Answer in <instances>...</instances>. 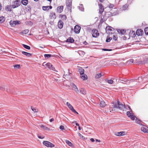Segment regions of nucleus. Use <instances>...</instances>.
I'll use <instances>...</instances> for the list:
<instances>
[{"instance_id": "nucleus-1", "label": "nucleus", "mask_w": 148, "mask_h": 148, "mask_svg": "<svg viewBox=\"0 0 148 148\" xmlns=\"http://www.w3.org/2000/svg\"><path fill=\"white\" fill-rule=\"evenodd\" d=\"M128 108L130 111H127L126 112V114L127 116L130 118L132 120H134L135 116L133 115L132 110L129 106H128Z\"/></svg>"}, {"instance_id": "nucleus-2", "label": "nucleus", "mask_w": 148, "mask_h": 148, "mask_svg": "<svg viewBox=\"0 0 148 148\" xmlns=\"http://www.w3.org/2000/svg\"><path fill=\"white\" fill-rule=\"evenodd\" d=\"M106 33L108 34H112L114 32V29L110 26H107L106 28Z\"/></svg>"}, {"instance_id": "nucleus-3", "label": "nucleus", "mask_w": 148, "mask_h": 148, "mask_svg": "<svg viewBox=\"0 0 148 148\" xmlns=\"http://www.w3.org/2000/svg\"><path fill=\"white\" fill-rule=\"evenodd\" d=\"M43 143L44 145L48 147H52L55 146V145L53 143L46 141H43Z\"/></svg>"}, {"instance_id": "nucleus-4", "label": "nucleus", "mask_w": 148, "mask_h": 148, "mask_svg": "<svg viewBox=\"0 0 148 148\" xmlns=\"http://www.w3.org/2000/svg\"><path fill=\"white\" fill-rule=\"evenodd\" d=\"M66 105L69 108L73 113L78 114V113L74 109L73 106L68 102H67Z\"/></svg>"}, {"instance_id": "nucleus-5", "label": "nucleus", "mask_w": 148, "mask_h": 148, "mask_svg": "<svg viewBox=\"0 0 148 148\" xmlns=\"http://www.w3.org/2000/svg\"><path fill=\"white\" fill-rule=\"evenodd\" d=\"M117 105L118 106V108L121 110H123L124 109V108H126V106H125L124 104L121 103L119 100L117 101Z\"/></svg>"}, {"instance_id": "nucleus-6", "label": "nucleus", "mask_w": 148, "mask_h": 148, "mask_svg": "<svg viewBox=\"0 0 148 148\" xmlns=\"http://www.w3.org/2000/svg\"><path fill=\"white\" fill-rule=\"evenodd\" d=\"M92 36L94 38H96L99 35L98 30L97 29H93L92 30Z\"/></svg>"}, {"instance_id": "nucleus-7", "label": "nucleus", "mask_w": 148, "mask_h": 148, "mask_svg": "<svg viewBox=\"0 0 148 148\" xmlns=\"http://www.w3.org/2000/svg\"><path fill=\"white\" fill-rule=\"evenodd\" d=\"M19 0H16L12 2V5L13 8H14L19 6Z\"/></svg>"}, {"instance_id": "nucleus-8", "label": "nucleus", "mask_w": 148, "mask_h": 148, "mask_svg": "<svg viewBox=\"0 0 148 148\" xmlns=\"http://www.w3.org/2000/svg\"><path fill=\"white\" fill-rule=\"evenodd\" d=\"M20 22L19 21H11L10 22V24L12 27H14L16 25L18 24H20Z\"/></svg>"}, {"instance_id": "nucleus-9", "label": "nucleus", "mask_w": 148, "mask_h": 148, "mask_svg": "<svg viewBox=\"0 0 148 148\" xmlns=\"http://www.w3.org/2000/svg\"><path fill=\"white\" fill-rule=\"evenodd\" d=\"M49 18L50 19H55L56 18V16L55 13L53 12H50Z\"/></svg>"}, {"instance_id": "nucleus-10", "label": "nucleus", "mask_w": 148, "mask_h": 148, "mask_svg": "<svg viewBox=\"0 0 148 148\" xmlns=\"http://www.w3.org/2000/svg\"><path fill=\"white\" fill-rule=\"evenodd\" d=\"M81 29V27L78 25H76L75 26L74 28L75 32L76 34H79Z\"/></svg>"}, {"instance_id": "nucleus-11", "label": "nucleus", "mask_w": 148, "mask_h": 148, "mask_svg": "<svg viewBox=\"0 0 148 148\" xmlns=\"http://www.w3.org/2000/svg\"><path fill=\"white\" fill-rule=\"evenodd\" d=\"M103 14L106 17L107 19L114 15V14H112L111 13V12H106L104 13Z\"/></svg>"}, {"instance_id": "nucleus-12", "label": "nucleus", "mask_w": 148, "mask_h": 148, "mask_svg": "<svg viewBox=\"0 0 148 148\" xmlns=\"http://www.w3.org/2000/svg\"><path fill=\"white\" fill-rule=\"evenodd\" d=\"M98 5H99V13L100 14H102L104 10V9L103 8V6L102 4L101 3L99 4H98Z\"/></svg>"}, {"instance_id": "nucleus-13", "label": "nucleus", "mask_w": 148, "mask_h": 148, "mask_svg": "<svg viewBox=\"0 0 148 148\" xmlns=\"http://www.w3.org/2000/svg\"><path fill=\"white\" fill-rule=\"evenodd\" d=\"M64 23L61 20H60L58 23V27L60 29H62Z\"/></svg>"}, {"instance_id": "nucleus-14", "label": "nucleus", "mask_w": 148, "mask_h": 148, "mask_svg": "<svg viewBox=\"0 0 148 148\" xmlns=\"http://www.w3.org/2000/svg\"><path fill=\"white\" fill-rule=\"evenodd\" d=\"M107 18L104 16L103 14H102L101 17V19L100 20V23H101L104 22L106 20Z\"/></svg>"}, {"instance_id": "nucleus-15", "label": "nucleus", "mask_w": 148, "mask_h": 148, "mask_svg": "<svg viewBox=\"0 0 148 148\" xmlns=\"http://www.w3.org/2000/svg\"><path fill=\"white\" fill-rule=\"evenodd\" d=\"M143 31L141 29H138L136 32V34L138 36H141L143 34Z\"/></svg>"}, {"instance_id": "nucleus-16", "label": "nucleus", "mask_w": 148, "mask_h": 148, "mask_svg": "<svg viewBox=\"0 0 148 148\" xmlns=\"http://www.w3.org/2000/svg\"><path fill=\"white\" fill-rule=\"evenodd\" d=\"M63 6H61L58 7L57 8V12L59 13H61L63 10Z\"/></svg>"}, {"instance_id": "nucleus-17", "label": "nucleus", "mask_w": 148, "mask_h": 148, "mask_svg": "<svg viewBox=\"0 0 148 148\" xmlns=\"http://www.w3.org/2000/svg\"><path fill=\"white\" fill-rule=\"evenodd\" d=\"M74 41V39L71 37H69L66 40V42H69L71 43H73Z\"/></svg>"}, {"instance_id": "nucleus-18", "label": "nucleus", "mask_w": 148, "mask_h": 148, "mask_svg": "<svg viewBox=\"0 0 148 148\" xmlns=\"http://www.w3.org/2000/svg\"><path fill=\"white\" fill-rule=\"evenodd\" d=\"M66 5L69 8H71L72 5V2L70 0H68L66 1Z\"/></svg>"}, {"instance_id": "nucleus-19", "label": "nucleus", "mask_w": 148, "mask_h": 148, "mask_svg": "<svg viewBox=\"0 0 148 148\" xmlns=\"http://www.w3.org/2000/svg\"><path fill=\"white\" fill-rule=\"evenodd\" d=\"M40 127L42 128L43 130H50V129L47 127L43 125H40Z\"/></svg>"}, {"instance_id": "nucleus-20", "label": "nucleus", "mask_w": 148, "mask_h": 148, "mask_svg": "<svg viewBox=\"0 0 148 148\" xmlns=\"http://www.w3.org/2000/svg\"><path fill=\"white\" fill-rule=\"evenodd\" d=\"M22 53L23 54L28 57H30L32 55V54L31 53L24 51H22Z\"/></svg>"}, {"instance_id": "nucleus-21", "label": "nucleus", "mask_w": 148, "mask_h": 148, "mask_svg": "<svg viewBox=\"0 0 148 148\" xmlns=\"http://www.w3.org/2000/svg\"><path fill=\"white\" fill-rule=\"evenodd\" d=\"M100 105L101 107L104 108L106 105V104L104 101H101L100 102Z\"/></svg>"}, {"instance_id": "nucleus-22", "label": "nucleus", "mask_w": 148, "mask_h": 148, "mask_svg": "<svg viewBox=\"0 0 148 148\" xmlns=\"http://www.w3.org/2000/svg\"><path fill=\"white\" fill-rule=\"evenodd\" d=\"M117 31L118 33L119 34H124L125 32L126 31L124 30H121L119 29H118L117 30Z\"/></svg>"}, {"instance_id": "nucleus-23", "label": "nucleus", "mask_w": 148, "mask_h": 148, "mask_svg": "<svg viewBox=\"0 0 148 148\" xmlns=\"http://www.w3.org/2000/svg\"><path fill=\"white\" fill-rule=\"evenodd\" d=\"M80 77L84 80H86L87 79V75L84 74L81 75Z\"/></svg>"}, {"instance_id": "nucleus-24", "label": "nucleus", "mask_w": 148, "mask_h": 148, "mask_svg": "<svg viewBox=\"0 0 148 148\" xmlns=\"http://www.w3.org/2000/svg\"><path fill=\"white\" fill-rule=\"evenodd\" d=\"M129 35L132 38L135 37L136 36L135 32L133 31H130L129 33Z\"/></svg>"}, {"instance_id": "nucleus-25", "label": "nucleus", "mask_w": 148, "mask_h": 148, "mask_svg": "<svg viewBox=\"0 0 148 148\" xmlns=\"http://www.w3.org/2000/svg\"><path fill=\"white\" fill-rule=\"evenodd\" d=\"M21 3L23 5L26 6L28 4V0H22Z\"/></svg>"}, {"instance_id": "nucleus-26", "label": "nucleus", "mask_w": 148, "mask_h": 148, "mask_svg": "<svg viewBox=\"0 0 148 148\" xmlns=\"http://www.w3.org/2000/svg\"><path fill=\"white\" fill-rule=\"evenodd\" d=\"M79 9L81 11H84V8L83 5L82 4H80L79 5V6L78 7Z\"/></svg>"}, {"instance_id": "nucleus-27", "label": "nucleus", "mask_w": 148, "mask_h": 148, "mask_svg": "<svg viewBox=\"0 0 148 148\" xmlns=\"http://www.w3.org/2000/svg\"><path fill=\"white\" fill-rule=\"evenodd\" d=\"M78 72L81 75L84 74V70L81 67L78 70Z\"/></svg>"}, {"instance_id": "nucleus-28", "label": "nucleus", "mask_w": 148, "mask_h": 148, "mask_svg": "<svg viewBox=\"0 0 148 148\" xmlns=\"http://www.w3.org/2000/svg\"><path fill=\"white\" fill-rule=\"evenodd\" d=\"M79 92L82 94L85 95L86 94V92L85 90L83 88H81Z\"/></svg>"}, {"instance_id": "nucleus-29", "label": "nucleus", "mask_w": 148, "mask_h": 148, "mask_svg": "<svg viewBox=\"0 0 148 148\" xmlns=\"http://www.w3.org/2000/svg\"><path fill=\"white\" fill-rule=\"evenodd\" d=\"M5 19V18L4 16H1L0 17V24H1L4 22Z\"/></svg>"}, {"instance_id": "nucleus-30", "label": "nucleus", "mask_w": 148, "mask_h": 148, "mask_svg": "<svg viewBox=\"0 0 148 148\" xmlns=\"http://www.w3.org/2000/svg\"><path fill=\"white\" fill-rule=\"evenodd\" d=\"M117 134V136H120L125 135L126 134V133L124 131H122L118 132Z\"/></svg>"}, {"instance_id": "nucleus-31", "label": "nucleus", "mask_w": 148, "mask_h": 148, "mask_svg": "<svg viewBox=\"0 0 148 148\" xmlns=\"http://www.w3.org/2000/svg\"><path fill=\"white\" fill-rule=\"evenodd\" d=\"M141 131L145 133H148V130L146 128L144 127L141 128Z\"/></svg>"}, {"instance_id": "nucleus-32", "label": "nucleus", "mask_w": 148, "mask_h": 148, "mask_svg": "<svg viewBox=\"0 0 148 148\" xmlns=\"http://www.w3.org/2000/svg\"><path fill=\"white\" fill-rule=\"evenodd\" d=\"M11 6H12L7 5L5 8V10L7 11L10 12L11 11Z\"/></svg>"}, {"instance_id": "nucleus-33", "label": "nucleus", "mask_w": 148, "mask_h": 148, "mask_svg": "<svg viewBox=\"0 0 148 148\" xmlns=\"http://www.w3.org/2000/svg\"><path fill=\"white\" fill-rule=\"evenodd\" d=\"M60 16L62 18V19L64 20H65L66 19V16L65 15H60Z\"/></svg>"}, {"instance_id": "nucleus-34", "label": "nucleus", "mask_w": 148, "mask_h": 148, "mask_svg": "<svg viewBox=\"0 0 148 148\" xmlns=\"http://www.w3.org/2000/svg\"><path fill=\"white\" fill-rule=\"evenodd\" d=\"M101 74V73H98L95 76V78L96 79H99L102 76Z\"/></svg>"}, {"instance_id": "nucleus-35", "label": "nucleus", "mask_w": 148, "mask_h": 148, "mask_svg": "<svg viewBox=\"0 0 148 148\" xmlns=\"http://www.w3.org/2000/svg\"><path fill=\"white\" fill-rule=\"evenodd\" d=\"M65 142L66 144L70 146H71L72 145V143L69 140H65Z\"/></svg>"}, {"instance_id": "nucleus-36", "label": "nucleus", "mask_w": 148, "mask_h": 148, "mask_svg": "<svg viewBox=\"0 0 148 148\" xmlns=\"http://www.w3.org/2000/svg\"><path fill=\"white\" fill-rule=\"evenodd\" d=\"M23 47L26 49L29 50L30 49V47L29 46L25 44H23Z\"/></svg>"}, {"instance_id": "nucleus-37", "label": "nucleus", "mask_w": 148, "mask_h": 148, "mask_svg": "<svg viewBox=\"0 0 148 148\" xmlns=\"http://www.w3.org/2000/svg\"><path fill=\"white\" fill-rule=\"evenodd\" d=\"M112 38L111 37H110L109 36H108L107 37L106 42H109L112 40Z\"/></svg>"}, {"instance_id": "nucleus-38", "label": "nucleus", "mask_w": 148, "mask_h": 148, "mask_svg": "<svg viewBox=\"0 0 148 148\" xmlns=\"http://www.w3.org/2000/svg\"><path fill=\"white\" fill-rule=\"evenodd\" d=\"M42 10L44 11H47L49 10L48 6H43L42 7Z\"/></svg>"}, {"instance_id": "nucleus-39", "label": "nucleus", "mask_w": 148, "mask_h": 148, "mask_svg": "<svg viewBox=\"0 0 148 148\" xmlns=\"http://www.w3.org/2000/svg\"><path fill=\"white\" fill-rule=\"evenodd\" d=\"M49 69H50V70H51L53 71H55L57 72H58V71H56L55 69V68L53 66V65L51 64V66Z\"/></svg>"}, {"instance_id": "nucleus-40", "label": "nucleus", "mask_w": 148, "mask_h": 148, "mask_svg": "<svg viewBox=\"0 0 148 148\" xmlns=\"http://www.w3.org/2000/svg\"><path fill=\"white\" fill-rule=\"evenodd\" d=\"M44 57L45 58L48 59L51 57V55L50 54H45L44 55Z\"/></svg>"}, {"instance_id": "nucleus-41", "label": "nucleus", "mask_w": 148, "mask_h": 148, "mask_svg": "<svg viewBox=\"0 0 148 148\" xmlns=\"http://www.w3.org/2000/svg\"><path fill=\"white\" fill-rule=\"evenodd\" d=\"M29 32V30H28V29H25V30H23L22 32V33L23 34H27Z\"/></svg>"}, {"instance_id": "nucleus-42", "label": "nucleus", "mask_w": 148, "mask_h": 148, "mask_svg": "<svg viewBox=\"0 0 148 148\" xmlns=\"http://www.w3.org/2000/svg\"><path fill=\"white\" fill-rule=\"evenodd\" d=\"M32 110L34 112H38V110L36 108H34L33 107H31Z\"/></svg>"}, {"instance_id": "nucleus-43", "label": "nucleus", "mask_w": 148, "mask_h": 148, "mask_svg": "<svg viewBox=\"0 0 148 148\" xmlns=\"http://www.w3.org/2000/svg\"><path fill=\"white\" fill-rule=\"evenodd\" d=\"M128 8V5L127 4H125L122 7V8L123 10H125L127 9Z\"/></svg>"}, {"instance_id": "nucleus-44", "label": "nucleus", "mask_w": 148, "mask_h": 148, "mask_svg": "<svg viewBox=\"0 0 148 148\" xmlns=\"http://www.w3.org/2000/svg\"><path fill=\"white\" fill-rule=\"evenodd\" d=\"M144 31L145 34L146 35H148V27H147L145 28Z\"/></svg>"}, {"instance_id": "nucleus-45", "label": "nucleus", "mask_w": 148, "mask_h": 148, "mask_svg": "<svg viewBox=\"0 0 148 148\" xmlns=\"http://www.w3.org/2000/svg\"><path fill=\"white\" fill-rule=\"evenodd\" d=\"M51 64L50 63L48 62L47 63L45 64V65L46 66L48 67L49 69Z\"/></svg>"}, {"instance_id": "nucleus-46", "label": "nucleus", "mask_w": 148, "mask_h": 148, "mask_svg": "<svg viewBox=\"0 0 148 148\" xmlns=\"http://www.w3.org/2000/svg\"><path fill=\"white\" fill-rule=\"evenodd\" d=\"M107 82L109 84H112L113 82V81L112 79L108 80Z\"/></svg>"}, {"instance_id": "nucleus-47", "label": "nucleus", "mask_w": 148, "mask_h": 148, "mask_svg": "<svg viewBox=\"0 0 148 148\" xmlns=\"http://www.w3.org/2000/svg\"><path fill=\"white\" fill-rule=\"evenodd\" d=\"M134 60L133 59H131L128 61V62L129 64H130L131 63H133L134 62Z\"/></svg>"}, {"instance_id": "nucleus-48", "label": "nucleus", "mask_w": 148, "mask_h": 148, "mask_svg": "<svg viewBox=\"0 0 148 148\" xmlns=\"http://www.w3.org/2000/svg\"><path fill=\"white\" fill-rule=\"evenodd\" d=\"M78 53L80 55L81 54L83 55H84L85 54L84 52L82 51H78Z\"/></svg>"}, {"instance_id": "nucleus-49", "label": "nucleus", "mask_w": 148, "mask_h": 148, "mask_svg": "<svg viewBox=\"0 0 148 148\" xmlns=\"http://www.w3.org/2000/svg\"><path fill=\"white\" fill-rule=\"evenodd\" d=\"M74 90L75 92L77 94H79V90L78 89V88L77 87V88H76L74 89Z\"/></svg>"}, {"instance_id": "nucleus-50", "label": "nucleus", "mask_w": 148, "mask_h": 148, "mask_svg": "<svg viewBox=\"0 0 148 148\" xmlns=\"http://www.w3.org/2000/svg\"><path fill=\"white\" fill-rule=\"evenodd\" d=\"M71 85L72 87L74 88V89H75L76 88H77V87L76 85L73 83H72Z\"/></svg>"}, {"instance_id": "nucleus-51", "label": "nucleus", "mask_w": 148, "mask_h": 148, "mask_svg": "<svg viewBox=\"0 0 148 148\" xmlns=\"http://www.w3.org/2000/svg\"><path fill=\"white\" fill-rule=\"evenodd\" d=\"M13 66L14 68H16L17 69H19L20 67V65L16 64V65H14Z\"/></svg>"}, {"instance_id": "nucleus-52", "label": "nucleus", "mask_w": 148, "mask_h": 148, "mask_svg": "<svg viewBox=\"0 0 148 148\" xmlns=\"http://www.w3.org/2000/svg\"><path fill=\"white\" fill-rule=\"evenodd\" d=\"M114 7V5L113 4H110L109 5V7L110 8H113V7Z\"/></svg>"}, {"instance_id": "nucleus-53", "label": "nucleus", "mask_w": 148, "mask_h": 148, "mask_svg": "<svg viewBox=\"0 0 148 148\" xmlns=\"http://www.w3.org/2000/svg\"><path fill=\"white\" fill-rule=\"evenodd\" d=\"M135 121L136 123H138L139 124H140V120L139 119H136Z\"/></svg>"}, {"instance_id": "nucleus-54", "label": "nucleus", "mask_w": 148, "mask_h": 148, "mask_svg": "<svg viewBox=\"0 0 148 148\" xmlns=\"http://www.w3.org/2000/svg\"><path fill=\"white\" fill-rule=\"evenodd\" d=\"M117 36L113 35V39L115 40H117Z\"/></svg>"}, {"instance_id": "nucleus-55", "label": "nucleus", "mask_w": 148, "mask_h": 148, "mask_svg": "<svg viewBox=\"0 0 148 148\" xmlns=\"http://www.w3.org/2000/svg\"><path fill=\"white\" fill-rule=\"evenodd\" d=\"M102 50L103 51H111L112 50L111 49H103Z\"/></svg>"}, {"instance_id": "nucleus-56", "label": "nucleus", "mask_w": 148, "mask_h": 148, "mask_svg": "<svg viewBox=\"0 0 148 148\" xmlns=\"http://www.w3.org/2000/svg\"><path fill=\"white\" fill-rule=\"evenodd\" d=\"M38 137L39 138H40V139H43V138H44L45 137L44 136H40L38 135Z\"/></svg>"}, {"instance_id": "nucleus-57", "label": "nucleus", "mask_w": 148, "mask_h": 148, "mask_svg": "<svg viewBox=\"0 0 148 148\" xmlns=\"http://www.w3.org/2000/svg\"><path fill=\"white\" fill-rule=\"evenodd\" d=\"M122 81L123 82H121L122 83L125 84L124 82H127L128 81V80H126L125 79H124L123 80H122Z\"/></svg>"}, {"instance_id": "nucleus-58", "label": "nucleus", "mask_w": 148, "mask_h": 148, "mask_svg": "<svg viewBox=\"0 0 148 148\" xmlns=\"http://www.w3.org/2000/svg\"><path fill=\"white\" fill-rule=\"evenodd\" d=\"M60 129L61 130H63L64 129V127L63 126L61 125L60 127Z\"/></svg>"}, {"instance_id": "nucleus-59", "label": "nucleus", "mask_w": 148, "mask_h": 148, "mask_svg": "<svg viewBox=\"0 0 148 148\" xmlns=\"http://www.w3.org/2000/svg\"><path fill=\"white\" fill-rule=\"evenodd\" d=\"M110 112H112L113 111V108L112 107H110L109 109Z\"/></svg>"}, {"instance_id": "nucleus-60", "label": "nucleus", "mask_w": 148, "mask_h": 148, "mask_svg": "<svg viewBox=\"0 0 148 148\" xmlns=\"http://www.w3.org/2000/svg\"><path fill=\"white\" fill-rule=\"evenodd\" d=\"M113 107L114 108H118V106L117 105L116 103H115L113 106Z\"/></svg>"}, {"instance_id": "nucleus-61", "label": "nucleus", "mask_w": 148, "mask_h": 148, "mask_svg": "<svg viewBox=\"0 0 148 148\" xmlns=\"http://www.w3.org/2000/svg\"><path fill=\"white\" fill-rule=\"evenodd\" d=\"M90 140L92 142H94L95 141V140L93 138H91L90 139Z\"/></svg>"}, {"instance_id": "nucleus-62", "label": "nucleus", "mask_w": 148, "mask_h": 148, "mask_svg": "<svg viewBox=\"0 0 148 148\" xmlns=\"http://www.w3.org/2000/svg\"><path fill=\"white\" fill-rule=\"evenodd\" d=\"M83 44L85 45H87L88 43L86 41H85L83 42Z\"/></svg>"}, {"instance_id": "nucleus-63", "label": "nucleus", "mask_w": 148, "mask_h": 148, "mask_svg": "<svg viewBox=\"0 0 148 148\" xmlns=\"http://www.w3.org/2000/svg\"><path fill=\"white\" fill-rule=\"evenodd\" d=\"M54 120V119L53 118H52L51 119H50V121L51 122H52V121H53Z\"/></svg>"}, {"instance_id": "nucleus-64", "label": "nucleus", "mask_w": 148, "mask_h": 148, "mask_svg": "<svg viewBox=\"0 0 148 148\" xmlns=\"http://www.w3.org/2000/svg\"><path fill=\"white\" fill-rule=\"evenodd\" d=\"M79 135L81 137H82V138L83 137V136L82 134H81L80 133H79Z\"/></svg>"}]
</instances>
